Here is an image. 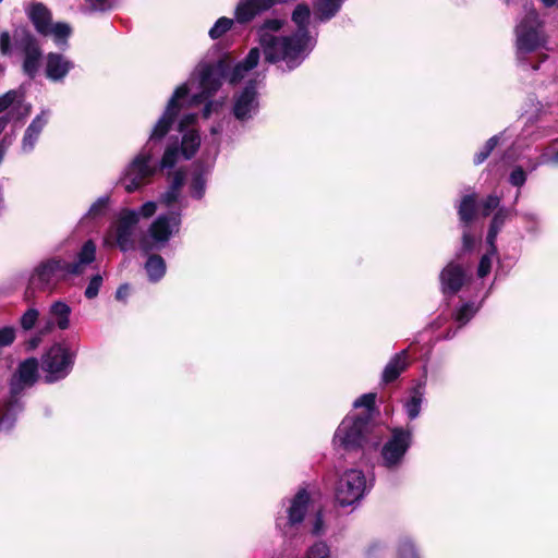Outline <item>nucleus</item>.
Masks as SVG:
<instances>
[{
  "label": "nucleus",
  "mask_w": 558,
  "mask_h": 558,
  "mask_svg": "<svg viewBox=\"0 0 558 558\" xmlns=\"http://www.w3.org/2000/svg\"><path fill=\"white\" fill-rule=\"evenodd\" d=\"M311 10L306 4H298L292 13V21L296 26V32L290 35V38L304 40L311 39L313 44L308 47V54L316 46V34L312 35L308 31L311 24Z\"/></svg>",
  "instance_id": "nucleus-17"
},
{
  "label": "nucleus",
  "mask_w": 558,
  "mask_h": 558,
  "mask_svg": "<svg viewBox=\"0 0 558 558\" xmlns=\"http://www.w3.org/2000/svg\"><path fill=\"white\" fill-rule=\"evenodd\" d=\"M283 26L278 19L266 20L258 28L259 46L263 49L265 60L279 64L283 70L292 71L300 66L308 57L311 39L302 40L290 38V35H277Z\"/></svg>",
  "instance_id": "nucleus-3"
},
{
  "label": "nucleus",
  "mask_w": 558,
  "mask_h": 558,
  "mask_svg": "<svg viewBox=\"0 0 558 558\" xmlns=\"http://www.w3.org/2000/svg\"><path fill=\"white\" fill-rule=\"evenodd\" d=\"M110 203V197L108 195L100 196L96 202L92 204L89 207L85 219H98L106 215Z\"/></svg>",
  "instance_id": "nucleus-31"
},
{
  "label": "nucleus",
  "mask_w": 558,
  "mask_h": 558,
  "mask_svg": "<svg viewBox=\"0 0 558 558\" xmlns=\"http://www.w3.org/2000/svg\"><path fill=\"white\" fill-rule=\"evenodd\" d=\"M74 68V63L65 56L50 52L45 58V73L48 80L61 82Z\"/></svg>",
  "instance_id": "nucleus-18"
},
{
  "label": "nucleus",
  "mask_w": 558,
  "mask_h": 558,
  "mask_svg": "<svg viewBox=\"0 0 558 558\" xmlns=\"http://www.w3.org/2000/svg\"><path fill=\"white\" fill-rule=\"evenodd\" d=\"M225 100H215L208 101L203 110V114L205 118H209L213 113H218V111L222 108Z\"/></svg>",
  "instance_id": "nucleus-47"
},
{
  "label": "nucleus",
  "mask_w": 558,
  "mask_h": 558,
  "mask_svg": "<svg viewBox=\"0 0 558 558\" xmlns=\"http://www.w3.org/2000/svg\"><path fill=\"white\" fill-rule=\"evenodd\" d=\"M13 39L15 47L21 49L24 54V72L28 76L34 77L38 72L41 57V51L36 39L24 28L15 29Z\"/></svg>",
  "instance_id": "nucleus-13"
},
{
  "label": "nucleus",
  "mask_w": 558,
  "mask_h": 558,
  "mask_svg": "<svg viewBox=\"0 0 558 558\" xmlns=\"http://www.w3.org/2000/svg\"><path fill=\"white\" fill-rule=\"evenodd\" d=\"M7 124H8V119L5 117H1L0 118V134L5 129Z\"/></svg>",
  "instance_id": "nucleus-57"
},
{
  "label": "nucleus",
  "mask_w": 558,
  "mask_h": 558,
  "mask_svg": "<svg viewBox=\"0 0 558 558\" xmlns=\"http://www.w3.org/2000/svg\"><path fill=\"white\" fill-rule=\"evenodd\" d=\"M505 133H506V131L499 135H494L485 143V145L481 148V150L477 154H475V156H474L475 165H481L488 158V156L494 150V148L497 146V144L499 143L500 138L505 135Z\"/></svg>",
  "instance_id": "nucleus-32"
},
{
  "label": "nucleus",
  "mask_w": 558,
  "mask_h": 558,
  "mask_svg": "<svg viewBox=\"0 0 558 558\" xmlns=\"http://www.w3.org/2000/svg\"><path fill=\"white\" fill-rule=\"evenodd\" d=\"M499 231L500 230H498L496 228H493V227L489 228V231L487 234V242L492 246V250H490L492 254H496L495 240H496Z\"/></svg>",
  "instance_id": "nucleus-50"
},
{
  "label": "nucleus",
  "mask_w": 558,
  "mask_h": 558,
  "mask_svg": "<svg viewBox=\"0 0 558 558\" xmlns=\"http://www.w3.org/2000/svg\"><path fill=\"white\" fill-rule=\"evenodd\" d=\"M137 225L138 214L136 209H121L110 223L104 236V244L109 247L117 246L122 252L134 251Z\"/></svg>",
  "instance_id": "nucleus-7"
},
{
  "label": "nucleus",
  "mask_w": 558,
  "mask_h": 558,
  "mask_svg": "<svg viewBox=\"0 0 558 558\" xmlns=\"http://www.w3.org/2000/svg\"><path fill=\"white\" fill-rule=\"evenodd\" d=\"M546 7L558 5V0H542Z\"/></svg>",
  "instance_id": "nucleus-59"
},
{
  "label": "nucleus",
  "mask_w": 558,
  "mask_h": 558,
  "mask_svg": "<svg viewBox=\"0 0 558 558\" xmlns=\"http://www.w3.org/2000/svg\"><path fill=\"white\" fill-rule=\"evenodd\" d=\"M102 284V277L100 275H95L90 278L86 289H85V296L87 299H94L98 295L99 289Z\"/></svg>",
  "instance_id": "nucleus-38"
},
{
  "label": "nucleus",
  "mask_w": 558,
  "mask_h": 558,
  "mask_svg": "<svg viewBox=\"0 0 558 558\" xmlns=\"http://www.w3.org/2000/svg\"><path fill=\"white\" fill-rule=\"evenodd\" d=\"M547 133H548V132H547L545 129H538V130L534 131V132L530 135L531 141L536 142V141H538V140L543 138L544 136H546V135H547Z\"/></svg>",
  "instance_id": "nucleus-54"
},
{
  "label": "nucleus",
  "mask_w": 558,
  "mask_h": 558,
  "mask_svg": "<svg viewBox=\"0 0 558 558\" xmlns=\"http://www.w3.org/2000/svg\"><path fill=\"white\" fill-rule=\"evenodd\" d=\"M408 365V351L402 350L395 354L387 363L381 374V380L385 384L396 380L407 369Z\"/></svg>",
  "instance_id": "nucleus-21"
},
{
  "label": "nucleus",
  "mask_w": 558,
  "mask_h": 558,
  "mask_svg": "<svg viewBox=\"0 0 558 558\" xmlns=\"http://www.w3.org/2000/svg\"><path fill=\"white\" fill-rule=\"evenodd\" d=\"M185 174L178 170L171 175L170 185L165 193L160 195L159 203L168 208L175 204L181 195V189L184 184Z\"/></svg>",
  "instance_id": "nucleus-23"
},
{
  "label": "nucleus",
  "mask_w": 558,
  "mask_h": 558,
  "mask_svg": "<svg viewBox=\"0 0 558 558\" xmlns=\"http://www.w3.org/2000/svg\"><path fill=\"white\" fill-rule=\"evenodd\" d=\"M157 210V203L153 201H148L144 203L136 211L138 214V219L141 217L143 218H150L154 216V214Z\"/></svg>",
  "instance_id": "nucleus-44"
},
{
  "label": "nucleus",
  "mask_w": 558,
  "mask_h": 558,
  "mask_svg": "<svg viewBox=\"0 0 558 558\" xmlns=\"http://www.w3.org/2000/svg\"><path fill=\"white\" fill-rule=\"evenodd\" d=\"M187 99V86L180 85L173 92L165 111L156 121L149 136L138 154L124 168L120 177L121 186L128 192L140 191L149 184L158 170L172 169L181 159H191L199 149L201 135L196 129L197 114L183 113L179 120L181 142L170 140L160 160H155L161 150L163 140L182 113L183 102Z\"/></svg>",
  "instance_id": "nucleus-1"
},
{
  "label": "nucleus",
  "mask_w": 558,
  "mask_h": 558,
  "mask_svg": "<svg viewBox=\"0 0 558 558\" xmlns=\"http://www.w3.org/2000/svg\"><path fill=\"white\" fill-rule=\"evenodd\" d=\"M2 2V0H0V3Z\"/></svg>",
  "instance_id": "nucleus-62"
},
{
  "label": "nucleus",
  "mask_w": 558,
  "mask_h": 558,
  "mask_svg": "<svg viewBox=\"0 0 558 558\" xmlns=\"http://www.w3.org/2000/svg\"><path fill=\"white\" fill-rule=\"evenodd\" d=\"M49 118L50 111L44 109L33 119L31 124L26 128L21 142V149L23 153L28 154L34 150L44 128L47 125L49 121Z\"/></svg>",
  "instance_id": "nucleus-19"
},
{
  "label": "nucleus",
  "mask_w": 558,
  "mask_h": 558,
  "mask_svg": "<svg viewBox=\"0 0 558 558\" xmlns=\"http://www.w3.org/2000/svg\"><path fill=\"white\" fill-rule=\"evenodd\" d=\"M413 441V428L397 427L380 450V463L389 471L399 470Z\"/></svg>",
  "instance_id": "nucleus-10"
},
{
  "label": "nucleus",
  "mask_w": 558,
  "mask_h": 558,
  "mask_svg": "<svg viewBox=\"0 0 558 558\" xmlns=\"http://www.w3.org/2000/svg\"><path fill=\"white\" fill-rule=\"evenodd\" d=\"M129 292H130L129 286L123 284V286L119 287L116 292L117 300L124 301L128 298Z\"/></svg>",
  "instance_id": "nucleus-52"
},
{
  "label": "nucleus",
  "mask_w": 558,
  "mask_h": 558,
  "mask_svg": "<svg viewBox=\"0 0 558 558\" xmlns=\"http://www.w3.org/2000/svg\"><path fill=\"white\" fill-rule=\"evenodd\" d=\"M522 217L526 220H533V221L536 220V218H537L535 214H530V213L522 214Z\"/></svg>",
  "instance_id": "nucleus-58"
},
{
  "label": "nucleus",
  "mask_w": 558,
  "mask_h": 558,
  "mask_svg": "<svg viewBox=\"0 0 558 558\" xmlns=\"http://www.w3.org/2000/svg\"><path fill=\"white\" fill-rule=\"evenodd\" d=\"M478 311V306L474 303H465L463 304L456 313V322L459 326L465 325Z\"/></svg>",
  "instance_id": "nucleus-33"
},
{
  "label": "nucleus",
  "mask_w": 558,
  "mask_h": 558,
  "mask_svg": "<svg viewBox=\"0 0 558 558\" xmlns=\"http://www.w3.org/2000/svg\"><path fill=\"white\" fill-rule=\"evenodd\" d=\"M367 429L368 420L366 416L344 417L333 435L335 448L350 451L363 447Z\"/></svg>",
  "instance_id": "nucleus-11"
},
{
  "label": "nucleus",
  "mask_w": 558,
  "mask_h": 558,
  "mask_svg": "<svg viewBox=\"0 0 558 558\" xmlns=\"http://www.w3.org/2000/svg\"><path fill=\"white\" fill-rule=\"evenodd\" d=\"M310 504V495L305 489L299 490L293 498L289 500L286 509L287 518H279L277 525L281 529L294 526L302 523Z\"/></svg>",
  "instance_id": "nucleus-14"
},
{
  "label": "nucleus",
  "mask_w": 558,
  "mask_h": 558,
  "mask_svg": "<svg viewBox=\"0 0 558 558\" xmlns=\"http://www.w3.org/2000/svg\"><path fill=\"white\" fill-rule=\"evenodd\" d=\"M558 165V140L553 141L547 147L542 149L536 159H529L526 162L527 171H535L541 165Z\"/></svg>",
  "instance_id": "nucleus-24"
},
{
  "label": "nucleus",
  "mask_w": 558,
  "mask_h": 558,
  "mask_svg": "<svg viewBox=\"0 0 558 558\" xmlns=\"http://www.w3.org/2000/svg\"><path fill=\"white\" fill-rule=\"evenodd\" d=\"M207 183V172H195L190 182V194L195 199H201L205 195Z\"/></svg>",
  "instance_id": "nucleus-29"
},
{
  "label": "nucleus",
  "mask_w": 558,
  "mask_h": 558,
  "mask_svg": "<svg viewBox=\"0 0 558 558\" xmlns=\"http://www.w3.org/2000/svg\"><path fill=\"white\" fill-rule=\"evenodd\" d=\"M211 132H213V134H217V133H219V130L214 126V128H211Z\"/></svg>",
  "instance_id": "nucleus-60"
},
{
  "label": "nucleus",
  "mask_w": 558,
  "mask_h": 558,
  "mask_svg": "<svg viewBox=\"0 0 558 558\" xmlns=\"http://www.w3.org/2000/svg\"><path fill=\"white\" fill-rule=\"evenodd\" d=\"M71 34V27L66 23L50 24L47 27V32L41 35L51 36L54 44L58 47H62L66 44V39Z\"/></svg>",
  "instance_id": "nucleus-27"
},
{
  "label": "nucleus",
  "mask_w": 558,
  "mask_h": 558,
  "mask_svg": "<svg viewBox=\"0 0 558 558\" xmlns=\"http://www.w3.org/2000/svg\"><path fill=\"white\" fill-rule=\"evenodd\" d=\"M45 333H38L37 336L33 337L28 342H27V348L28 350H34L35 348L38 347V344L40 343L41 341V336H44Z\"/></svg>",
  "instance_id": "nucleus-53"
},
{
  "label": "nucleus",
  "mask_w": 558,
  "mask_h": 558,
  "mask_svg": "<svg viewBox=\"0 0 558 558\" xmlns=\"http://www.w3.org/2000/svg\"><path fill=\"white\" fill-rule=\"evenodd\" d=\"M96 258V245L86 241L74 262L61 257H51L40 262L33 270L28 281V291H52L57 284L70 276L82 275Z\"/></svg>",
  "instance_id": "nucleus-4"
},
{
  "label": "nucleus",
  "mask_w": 558,
  "mask_h": 558,
  "mask_svg": "<svg viewBox=\"0 0 558 558\" xmlns=\"http://www.w3.org/2000/svg\"><path fill=\"white\" fill-rule=\"evenodd\" d=\"M145 270L150 281H159L166 274V262L160 255H150L145 263Z\"/></svg>",
  "instance_id": "nucleus-26"
},
{
  "label": "nucleus",
  "mask_w": 558,
  "mask_h": 558,
  "mask_svg": "<svg viewBox=\"0 0 558 558\" xmlns=\"http://www.w3.org/2000/svg\"><path fill=\"white\" fill-rule=\"evenodd\" d=\"M499 204H500V198L499 196L495 195V194H492V195H488L482 203V206H483V215L484 216H488L492 210L496 209L499 207Z\"/></svg>",
  "instance_id": "nucleus-42"
},
{
  "label": "nucleus",
  "mask_w": 558,
  "mask_h": 558,
  "mask_svg": "<svg viewBox=\"0 0 558 558\" xmlns=\"http://www.w3.org/2000/svg\"><path fill=\"white\" fill-rule=\"evenodd\" d=\"M74 364V354L63 344L54 343L41 357V369L47 383L66 377Z\"/></svg>",
  "instance_id": "nucleus-12"
},
{
  "label": "nucleus",
  "mask_w": 558,
  "mask_h": 558,
  "mask_svg": "<svg viewBox=\"0 0 558 558\" xmlns=\"http://www.w3.org/2000/svg\"><path fill=\"white\" fill-rule=\"evenodd\" d=\"M494 255L495 254H492V252H489L481 258L478 269H477V274L481 278H483L489 274V271L492 269V263H493Z\"/></svg>",
  "instance_id": "nucleus-41"
},
{
  "label": "nucleus",
  "mask_w": 558,
  "mask_h": 558,
  "mask_svg": "<svg viewBox=\"0 0 558 558\" xmlns=\"http://www.w3.org/2000/svg\"><path fill=\"white\" fill-rule=\"evenodd\" d=\"M22 100V94L17 90H9L8 93L0 96V112L9 109L15 104H20Z\"/></svg>",
  "instance_id": "nucleus-37"
},
{
  "label": "nucleus",
  "mask_w": 558,
  "mask_h": 558,
  "mask_svg": "<svg viewBox=\"0 0 558 558\" xmlns=\"http://www.w3.org/2000/svg\"><path fill=\"white\" fill-rule=\"evenodd\" d=\"M7 124H8V119L5 117H1L0 118V134L5 129Z\"/></svg>",
  "instance_id": "nucleus-56"
},
{
  "label": "nucleus",
  "mask_w": 558,
  "mask_h": 558,
  "mask_svg": "<svg viewBox=\"0 0 558 558\" xmlns=\"http://www.w3.org/2000/svg\"><path fill=\"white\" fill-rule=\"evenodd\" d=\"M304 558H332L329 546L324 542H316L306 551Z\"/></svg>",
  "instance_id": "nucleus-36"
},
{
  "label": "nucleus",
  "mask_w": 558,
  "mask_h": 558,
  "mask_svg": "<svg viewBox=\"0 0 558 558\" xmlns=\"http://www.w3.org/2000/svg\"><path fill=\"white\" fill-rule=\"evenodd\" d=\"M38 316H39V313L36 308L27 310L21 317V326L23 327V329H25V330L32 329L37 322Z\"/></svg>",
  "instance_id": "nucleus-39"
},
{
  "label": "nucleus",
  "mask_w": 558,
  "mask_h": 558,
  "mask_svg": "<svg viewBox=\"0 0 558 558\" xmlns=\"http://www.w3.org/2000/svg\"><path fill=\"white\" fill-rule=\"evenodd\" d=\"M311 532L312 534L314 535H320L325 532V527H324V522H323V517H322V513L318 512L316 514V517L314 518L313 522H312V529H311Z\"/></svg>",
  "instance_id": "nucleus-49"
},
{
  "label": "nucleus",
  "mask_w": 558,
  "mask_h": 558,
  "mask_svg": "<svg viewBox=\"0 0 558 558\" xmlns=\"http://www.w3.org/2000/svg\"><path fill=\"white\" fill-rule=\"evenodd\" d=\"M441 291L446 295H453L466 281L465 270L456 263H449L440 272Z\"/></svg>",
  "instance_id": "nucleus-15"
},
{
  "label": "nucleus",
  "mask_w": 558,
  "mask_h": 558,
  "mask_svg": "<svg viewBox=\"0 0 558 558\" xmlns=\"http://www.w3.org/2000/svg\"><path fill=\"white\" fill-rule=\"evenodd\" d=\"M376 395L375 393H365L361 397H359L353 405L354 408H365L367 411H369L374 404H375Z\"/></svg>",
  "instance_id": "nucleus-43"
},
{
  "label": "nucleus",
  "mask_w": 558,
  "mask_h": 558,
  "mask_svg": "<svg viewBox=\"0 0 558 558\" xmlns=\"http://www.w3.org/2000/svg\"><path fill=\"white\" fill-rule=\"evenodd\" d=\"M259 59V48L255 47L243 61L232 68L227 60L198 63L189 81L182 84L187 86V99L183 102L182 111L206 101L226 80L231 84L246 80V85L233 96L232 112L242 122L253 119L259 110L257 88L265 77L264 74L253 72Z\"/></svg>",
  "instance_id": "nucleus-2"
},
{
  "label": "nucleus",
  "mask_w": 558,
  "mask_h": 558,
  "mask_svg": "<svg viewBox=\"0 0 558 558\" xmlns=\"http://www.w3.org/2000/svg\"><path fill=\"white\" fill-rule=\"evenodd\" d=\"M92 10L105 11L111 9L117 0H84Z\"/></svg>",
  "instance_id": "nucleus-46"
},
{
  "label": "nucleus",
  "mask_w": 558,
  "mask_h": 558,
  "mask_svg": "<svg viewBox=\"0 0 558 558\" xmlns=\"http://www.w3.org/2000/svg\"><path fill=\"white\" fill-rule=\"evenodd\" d=\"M71 307L62 302L56 301L50 305L49 314L44 326L40 327V333H49L54 327L65 330L70 327Z\"/></svg>",
  "instance_id": "nucleus-16"
},
{
  "label": "nucleus",
  "mask_w": 558,
  "mask_h": 558,
  "mask_svg": "<svg viewBox=\"0 0 558 558\" xmlns=\"http://www.w3.org/2000/svg\"><path fill=\"white\" fill-rule=\"evenodd\" d=\"M476 197L475 194L465 195L458 208L460 220L465 227L473 220L475 215Z\"/></svg>",
  "instance_id": "nucleus-28"
},
{
  "label": "nucleus",
  "mask_w": 558,
  "mask_h": 558,
  "mask_svg": "<svg viewBox=\"0 0 558 558\" xmlns=\"http://www.w3.org/2000/svg\"><path fill=\"white\" fill-rule=\"evenodd\" d=\"M37 376L38 362L36 359H27L19 365L10 383V399L4 403L1 410L0 429L10 430L13 427L17 414L23 410L19 396L26 388L35 384Z\"/></svg>",
  "instance_id": "nucleus-5"
},
{
  "label": "nucleus",
  "mask_w": 558,
  "mask_h": 558,
  "mask_svg": "<svg viewBox=\"0 0 558 558\" xmlns=\"http://www.w3.org/2000/svg\"><path fill=\"white\" fill-rule=\"evenodd\" d=\"M0 52L4 56L12 53L11 36L8 32L0 34Z\"/></svg>",
  "instance_id": "nucleus-48"
},
{
  "label": "nucleus",
  "mask_w": 558,
  "mask_h": 558,
  "mask_svg": "<svg viewBox=\"0 0 558 558\" xmlns=\"http://www.w3.org/2000/svg\"><path fill=\"white\" fill-rule=\"evenodd\" d=\"M425 380H417L409 390V397L403 401V408L409 420L418 417L425 398Z\"/></svg>",
  "instance_id": "nucleus-20"
},
{
  "label": "nucleus",
  "mask_w": 558,
  "mask_h": 558,
  "mask_svg": "<svg viewBox=\"0 0 558 558\" xmlns=\"http://www.w3.org/2000/svg\"><path fill=\"white\" fill-rule=\"evenodd\" d=\"M26 14L39 34L47 32L51 24V13L46 5L40 2L32 3L26 8Z\"/></svg>",
  "instance_id": "nucleus-22"
},
{
  "label": "nucleus",
  "mask_w": 558,
  "mask_h": 558,
  "mask_svg": "<svg viewBox=\"0 0 558 558\" xmlns=\"http://www.w3.org/2000/svg\"><path fill=\"white\" fill-rule=\"evenodd\" d=\"M527 180V172L521 166H514L508 178V182L510 185L518 189V192L514 197V204L518 203L520 197V189L525 184Z\"/></svg>",
  "instance_id": "nucleus-30"
},
{
  "label": "nucleus",
  "mask_w": 558,
  "mask_h": 558,
  "mask_svg": "<svg viewBox=\"0 0 558 558\" xmlns=\"http://www.w3.org/2000/svg\"><path fill=\"white\" fill-rule=\"evenodd\" d=\"M343 0H315V20L326 22L333 17L339 11Z\"/></svg>",
  "instance_id": "nucleus-25"
},
{
  "label": "nucleus",
  "mask_w": 558,
  "mask_h": 558,
  "mask_svg": "<svg viewBox=\"0 0 558 558\" xmlns=\"http://www.w3.org/2000/svg\"><path fill=\"white\" fill-rule=\"evenodd\" d=\"M533 106L535 107L536 113L534 114V113L531 112V114L529 117V121L535 120L538 117V112L541 111V108H542L539 102H537L536 105H533Z\"/></svg>",
  "instance_id": "nucleus-55"
},
{
  "label": "nucleus",
  "mask_w": 558,
  "mask_h": 558,
  "mask_svg": "<svg viewBox=\"0 0 558 558\" xmlns=\"http://www.w3.org/2000/svg\"><path fill=\"white\" fill-rule=\"evenodd\" d=\"M15 339V330L13 327H3L0 329V347L10 345Z\"/></svg>",
  "instance_id": "nucleus-45"
},
{
  "label": "nucleus",
  "mask_w": 558,
  "mask_h": 558,
  "mask_svg": "<svg viewBox=\"0 0 558 558\" xmlns=\"http://www.w3.org/2000/svg\"><path fill=\"white\" fill-rule=\"evenodd\" d=\"M515 148H517V149H520V148H521V143H520V142H517V143H515Z\"/></svg>",
  "instance_id": "nucleus-61"
},
{
  "label": "nucleus",
  "mask_w": 558,
  "mask_h": 558,
  "mask_svg": "<svg viewBox=\"0 0 558 558\" xmlns=\"http://www.w3.org/2000/svg\"><path fill=\"white\" fill-rule=\"evenodd\" d=\"M515 37L517 57L519 60L524 59L526 54L535 51L545 43L537 14L529 3L524 4V17L517 25Z\"/></svg>",
  "instance_id": "nucleus-8"
},
{
  "label": "nucleus",
  "mask_w": 558,
  "mask_h": 558,
  "mask_svg": "<svg viewBox=\"0 0 558 558\" xmlns=\"http://www.w3.org/2000/svg\"><path fill=\"white\" fill-rule=\"evenodd\" d=\"M511 214V210L510 209H507L505 207H500L498 208L497 213L494 215L493 217V220H492V223H490V227L493 228H496L498 230L501 229V227L504 226L505 221L508 219V217L510 216Z\"/></svg>",
  "instance_id": "nucleus-40"
},
{
  "label": "nucleus",
  "mask_w": 558,
  "mask_h": 558,
  "mask_svg": "<svg viewBox=\"0 0 558 558\" xmlns=\"http://www.w3.org/2000/svg\"><path fill=\"white\" fill-rule=\"evenodd\" d=\"M473 245H474V239L470 234V232L465 229L463 231V247H464V250L470 251L473 248Z\"/></svg>",
  "instance_id": "nucleus-51"
},
{
  "label": "nucleus",
  "mask_w": 558,
  "mask_h": 558,
  "mask_svg": "<svg viewBox=\"0 0 558 558\" xmlns=\"http://www.w3.org/2000/svg\"><path fill=\"white\" fill-rule=\"evenodd\" d=\"M372 488V481H368L362 470L350 469L344 471L335 487V496L342 507L352 506L364 498Z\"/></svg>",
  "instance_id": "nucleus-9"
},
{
  "label": "nucleus",
  "mask_w": 558,
  "mask_h": 558,
  "mask_svg": "<svg viewBox=\"0 0 558 558\" xmlns=\"http://www.w3.org/2000/svg\"><path fill=\"white\" fill-rule=\"evenodd\" d=\"M182 225L181 209L159 214L138 241L142 251L160 250L179 234Z\"/></svg>",
  "instance_id": "nucleus-6"
},
{
  "label": "nucleus",
  "mask_w": 558,
  "mask_h": 558,
  "mask_svg": "<svg viewBox=\"0 0 558 558\" xmlns=\"http://www.w3.org/2000/svg\"><path fill=\"white\" fill-rule=\"evenodd\" d=\"M397 558H420L413 542L402 538L397 546Z\"/></svg>",
  "instance_id": "nucleus-35"
},
{
  "label": "nucleus",
  "mask_w": 558,
  "mask_h": 558,
  "mask_svg": "<svg viewBox=\"0 0 558 558\" xmlns=\"http://www.w3.org/2000/svg\"><path fill=\"white\" fill-rule=\"evenodd\" d=\"M233 20L229 17H220L216 21L214 26L209 29V36L211 39L220 38L227 33L233 25Z\"/></svg>",
  "instance_id": "nucleus-34"
}]
</instances>
